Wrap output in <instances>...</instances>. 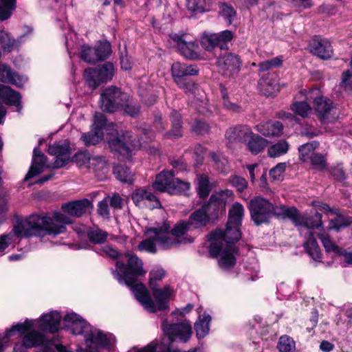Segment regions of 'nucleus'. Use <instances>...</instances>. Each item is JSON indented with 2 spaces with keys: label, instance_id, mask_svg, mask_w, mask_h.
I'll list each match as a JSON object with an SVG mask.
<instances>
[{
  "label": "nucleus",
  "instance_id": "obj_45",
  "mask_svg": "<svg viewBox=\"0 0 352 352\" xmlns=\"http://www.w3.org/2000/svg\"><path fill=\"white\" fill-rule=\"evenodd\" d=\"M92 157L89 153L80 151L74 155L73 160L78 167L91 169Z\"/></svg>",
  "mask_w": 352,
  "mask_h": 352
},
{
  "label": "nucleus",
  "instance_id": "obj_55",
  "mask_svg": "<svg viewBox=\"0 0 352 352\" xmlns=\"http://www.w3.org/2000/svg\"><path fill=\"white\" fill-rule=\"evenodd\" d=\"M174 82L186 93H193L197 89L196 85L187 77L175 79Z\"/></svg>",
  "mask_w": 352,
  "mask_h": 352
},
{
  "label": "nucleus",
  "instance_id": "obj_26",
  "mask_svg": "<svg viewBox=\"0 0 352 352\" xmlns=\"http://www.w3.org/2000/svg\"><path fill=\"white\" fill-rule=\"evenodd\" d=\"M199 69L196 65H187L180 62H175L171 67V74L173 80L186 78L189 76H196Z\"/></svg>",
  "mask_w": 352,
  "mask_h": 352
},
{
  "label": "nucleus",
  "instance_id": "obj_64",
  "mask_svg": "<svg viewBox=\"0 0 352 352\" xmlns=\"http://www.w3.org/2000/svg\"><path fill=\"white\" fill-rule=\"evenodd\" d=\"M192 130L197 134H204L208 131L209 126L205 122L197 120L193 125Z\"/></svg>",
  "mask_w": 352,
  "mask_h": 352
},
{
  "label": "nucleus",
  "instance_id": "obj_58",
  "mask_svg": "<svg viewBox=\"0 0 352 352\" xmlns=\"http://www.w3.org/2000/svg\"><path fill=\"white\" fill-rule=\"evenodd\" d=\"M287 164L285 162L278 163L272 168L269 173L270 178L273 180H280L283 179V173L286 170Z\"/></svg>",
  "mask_w": 352,
  "mask_h": 352
},
{
  "label": "nucleus",
  "instance_id": "obj_29",
  "mask_svg": "<svg viewBox=\"0 0 352 352\" xmlns=\"http://www.w3.org/2000/svg\"><path fill=\"white\" fill-rule=\"evenodd\" d=\"M311 51L322 59L329 58L333 54L332 47L327 40H314L311 45Z\"/></svg>",
  "mask_w": 352,
  "mask_h": 352
},
{
  "label": "nucleus",
  "instance_id": "obj_39",
  "mask_svg": "<svg viewBox=\"0 0 352 352\" xmlns=\"http://www.w3.org/2000/svg\"><path fill=\"white\" fill-rule=\"evenodd\" d=\"M113 173L116 178L125 183H131L133 180V175L128 167L118 164L113 167Z\"/></svg>",
  "mask_w": 352,
  "mask_h": 352
},
{
  "label": "nucleus",
  "instance_id": "obj_61",
  "mask_svg": "<svg viewBox=\"0 0 352 352\" xmlns=\"http://www.w3.org/2000/svg\"><path fill=\"white\" fill-rule=\"evenodd\" d=\"M229 182L239 191H243L248 186L247 181L244 178L239 176L234 175L230 177Z\"/></svg>",
  "mask_w": 352,
  "mask_h": 352
},
{
  "label": "nucleus",
  "instance_id": "obj_24",
  "mask_svg": "<svg viewBox=\"0 0 352 352\" xmlns=\"http://www.w3.org/2000/svg\"><path fill=\"white\" fill-rule=\"evenodd\" d=\"M46 161V156L41 153L38 148H35L33 151L32 165L25 175V179H30L41 173L44 168L47 166Z\"/></svg>",
  "mask_w": 352,
  "mask_h": 352
},
{
  "label": "nucleus",
  "instance_id": "obj_63",
  "mask_svg": "<svg viewBox=\"0 0 352 352\" xmlns=\"http://www.w3.org/2000/svg\"><path fill=\"white\" fill-rule=\"evenodd\" d=\"M111 207L119 209L122 208V199L118 194H114L112 197H105Z\"/></svg>",
  "mask_w": 352,
  "mask_h": 352
},
{
  "label": "nucleus",
  "instance_id": "obj_13",
  "mask_svg": "<svg viewBox=\"0 0 352 352\" xmlns=\"http://www.w3.org/2000/svg\"><path fill=\"white\" fill-rule=\"evenodd\" d=\"M107 119L105 116L100 112H97L94 115V124L91 130L83 133L81 140L86 146L95 145L99 143L103 138V130L106 129Z\"/></svg>",
  "mask_w": 352,
  "mask_h": 352
},
{
  "label": "nucleus",
  "instance_id": "obj_56",
  "mask_svg": "<svg viewBox=\"0 0 352 352\" xmlns=\"http://www.w3.org/2000/svg\"><path fill=\"white\" fill-rule=\"evenodd\" d=\"M282 63H283V60H282L281 57H280V56L275 57L272 59L261 62L259 64V71L260 72L268 71L274 67L280 66L282 65Z\"/></svg>",
  "mask_w": 352,
  "mask_h": 352
},
{
  "label": "nucleus",
  "instance_id": "obj_2",
  "mask_svg": "<svg viewBox=\"0 0 352 352\" xmlns=\"http://www.w3.org/2000/svg\"><path fill=\"white\" fill-rule=\"evenodd\" d=\"M190 228L188 221L179 222L170 231V226L167 223L162 226L146 228L148 238L138 245V250L155 253L158 248L168 250L180 243H192L191 239L182 238Z\"/></svg>",
  "mask_w": 352,
  "mask_h": 352
},
{
  "label": "nucleus",
  "instance_id": "obj_54",
  "mask_svg": "<svg viewBox=\"0 0 352 352\" xmlns=\"http://www.w3.org/2000/svg\"><path fill=\"white\" fill-rule=\"evenodd\" d=\"M219 14L226 20L228 25H230L235 17L236 12L232 6L221 3L219 6Z\"/></svg>",
  "mask_w": 352,
  "mask_h": 352
},
{
  "label": "nucleus",
  "instance_id": "obj_31",
  "mask_svg": "<svg viewBox=\"0 0 352 352\" xmlns=\"http://www.w3.org/2000/svg\"><path fill=\"white\" fill-rule=\"evenodd\" d=\"M0 80L10 82L17 87H21L26 80L23 77L13 72L8 66L2 65H0Z\"/></svg>",
  "mask_w": 352,
  "mask_h": 352
},
{
  "label": "nucleus",
  "instance_id": "obj_21",
  "mask_svg": "<svg viewBox=\"0 0 352 352\" xmlns=\"http://www.w3.org/2000/svg\"><path fill=\"white\" fill-rule=\"evenodd\" d=\"M252 131L247 125H239L229 128L225 134V137L229 144L236 142H246L252 136Z\"/></svg>",
  "mask_w": 352,
  "mask_h": 352
},
{
  "label": "nucleus",
  "instance_id": "obj_40",
  "mask_svg": "<svg viewBox=\"0 0 352 352\" xmlns=\"http://www.w3.org/2000/svg\"><path fill=\"white\" fill-rule=\"evenodd\" d=\"M289 144L285 140H280L276 144L272 145L267 149L268 155L270 157H277L285 155L289 150Z\"/></svg>",
  "mask_w": 352,
  "mask_h": 352
},
{
  "label": "nucleus",
  "instance_id": "obj_27",
  "mask_svg": "<svg viewBox=\"0 0 352 352\" xmlns=\"http://www.w3.org/2000/svg\"><path fill=\"white\" fill-rule=\"evenodd\" d=\"M256 129L265 137H278L283 133V126L278 121H268L258 124Z\"/></svg>",
  "mask_w": 352,
  "mask_h": 352
},
{
  "label": "nucleus",
  "instance_id": "obj_12",
  "mask_svg": "<svg viewBox=\"0 0 352 352\" xmlns=\"http://www.w3.org/2000/svg\"><path fill=\"white\" fill-rule=\"evenodd\" d=\"M162 329L170 342L178 339L186 342L192 333L191 324L188 322L168 324L167 320H164L162 324Z\"/></svg>",
  "mask_w": 352,
  "mask_h": 352
},
{
  "label": "nucleus",
  "instance_id": "obj_25",
  "mask_svg": "<svg viewBox=\"0 0 352 352\" xmlns=\"http://www.w3.org/2000/svg\"><path fill=\"white\" fill-rule=\"evenodd\" d=\"M211 208L207 204H204L200 209L192 213L188 219L191 227L198 228L206 226L209 221V216L214 215Z\"/></svg>",
  "mask_w": 352,
  "mask_h": 352
},
{
  "label": "nucleus",
  "instance_id": "obj_33",
  "mask_svg": "<svg viewBox=\"0 0 352 352\" xmlns=\"http://www.w3.org/2000/svg\"><path fill=\"white\" fill-rule=\"evenodd\" d=\"M91 168L99 178H102L109 171L107 160L103 156L95 155L92 157Z\"/></svg>",
  "mask_w": 352,
  "mask_h": 352
},
{
  "label": "nucleus",
  "instance_id": "obj_14",
  "mask_svg": "<svg viewBox=\"0 0 352 352\" xmlns=\"http://www.w3.org/2000/svg\"><path fill=\"white\" fill-rule=\"evenodd\" d=\"M314 107L318 117L323 123L331 122L338 117V111L331 100L321 96L315 99Z\"/></svg>",
  "mask_w": 352,
  "mask_h": 352
},
{
  "label": "nucleus",
  "instance_id": "obj_38",
  "mask_svg": "<svg viewBox=\"0 0 352 352\" xmlns=\"http://www.w3.org/2000/svg\"><path fill=\"white\" fill-rule=\"evenodd\" d=\"M319 144L316 141H313L301 145L298 148L299 157L302 162H307L315 154V149Z\"/></svg>",
  "mask_w": 352,
  "mask_h": 352
},
{
  "label": "nucleus",
  "instance_id": "obj_3",
  "mask_svg": "<svg viewBox=\"0 0 352 352\" xmlns=\"http://www.w3.org/2000/svg\"><path fill=\"white\" fill-rule=\"evenodd\" d=\"M240 226L227 223L225 231L216 230L209 235L210 254L212 257L220 256L219 265L224 270L229 269L235 264L234 250L232 243L241 237Z\"/></svg>",
  "mask_w": 352,
  "mask_h": 352
},
{
  "label": "nucleus",
  "instance_id": "obj_46",
  "mask_svg": "<svg viewBox=\"0 0 352 352\" xmlns=\"http://www.w3.org/2000/svg\"><path fill=\"white\" fill-rule=\"evenodd\" d=\"M16 8V0H0V21L8 19Z\"/></svg>",
  "mask_w": 352,
  "mask_h": 352
},
{
  "label": "nucleus",
  "instance_id": "obj_36",
  "mask_svg": "<svg viewBox=\"0 0 352 352\" xmlns=\"http://www.w3.org/2000/svg\"><path fill=\"white\" fill-rule=\"evenodd\" d=\"M196 183L197 190L199 197L203 198L208 197L212 189L208 176L205 174L197 175Z\"/></svg>",
  "mask_w": 352,
  "mask_h": 352
},
{
  "label": "nucleus",
  "instance_id": "obj_6",
  "mask_svg": "<svg viewBox=\"0 0 352 352\" xmlns=\"http://www.w3.org/2000/svg\"><path fill=\"white\" fill-rule=\"evenodd\" d=\"M248 208L251 218L257 226L267 223L273 215L286 217L282 210L287 208L286 207L282 206L280 208L274 207L268 200L261 197L252 199L249 202Z\"/></svg>",
  "mask_w": 352,
  "mask_h": 352
},
{
  "label": "nucleus",
  "instance_id": "obj_53",
  "mask_svg": "<svg viewBox=\"0 0 352 352\" xmlns=\"http://www.w3.org/2000/svg\"><path fill=\"white\" fill-rule=\"evenodd\" d=\"M291 109L301 117H306L311 113V108L306 102H296L291 106Z\"/></svg>",
  "mask_w": 352,
  "mask_h": 352
},
{
  "label": "nucleus",
  "instance_id": "obj_8",
  "mask_svg": "<svg viewBox=\"0 0 352 352\" xmlns=\"http://www.w3.org/2000/svg\"><path fill=\"white\" fill-rule=\"evenodd\" d=\"M114 75V67L107 62L96 69L88 68L84 72L87 85L92 89L97 88L102 82L111 80Z\"/></svg>",
  "mask_w": 352,
  "mask_h": 352
},
{
  "label": "nucleus",
  "instance_id": "obj_19",
  "mask_svg": "<svg viewBox=\"0 0 352 352\" xmlns=\"http://www.w3.org/2000/svg\"><path fill=\"white\" fill-rule=\"evenodd\" d=\"M233 199V193L230 190H224L212 195L207 204L211 208L212 212L217 214L224 212L226 206Z\"/></svg>",
  "mask_w": 352,
  "mask_h": 352
},
{
  "label": "nucleus",
  "instance_id": "obj_62",
  "mask_svg": "<svg viewBox=\"0 0 352 352\" xmlns=\"http://www.w3.org/2000/svg\"><path fill=\"white\" fill-rule=\"evenodd\" d=\"M99 253L102 256H107L112 258H116L120 254L116 249L109 245L103 246Z\"/></svg>",
  "mask_w": 352,
  "mask_h": 352
},
{
  "label": "nucleus",
  "instance_id": "obj_50",
  "mask_svg": "<svg viewBox=\"0 0 352 352\" xmlns=\"http://www.w3.org/2000/svg\"><path fill=\"white\" fill-rule=\"evenodd\" d=\"M190 184L174 177L171 187H169V194H181L190 188Z\"/></svg>",
  "mask_w": 352,
  "mask_h": 352
},
{
  "label": "nucleus",
  "instance_id": "obj_28",
  "mask_svg": "<svg viewBox=\"0 0 352 352\" xmlns=\"http://www.w3.org/2000/svg\"><path fill=\"white\" fill-rule=\"evenodd\" d=\"M202 311V307H199L197 309L199 316L198 320L195 323L196 336L199 339L204 338L209 333L210 322L211 321V317L210 315L206 314V313H204L203 315H201V312Z\"/></svg>",
  "mask_w": 352,
  "mask_h": 352
},
{
  "label": "nucleus",
  "instance_id": "obj_30",
  "mask_svg": "<svg viewBox=\"0 0 352 352\" xmlns=\"http://www.w3.org/2000/svg\"><path fill=\"white\" fill-rule=\"evenodd\" d=\"M174 174L172 170L161 172L153 183V188L160 192L167 191L169 193V187H171Z\"/></svg>",
  "mask_w": 352,
  "mask_h": 352
},
{
  "label": "nucleus",
  "instance_id": "obj_41",
  "mask_svg": "<svg viewBox=\"0 0 352 352\" xmlns=\"http://www.w3.org/2000/svg\"><path fill=\"white\" fill-rule=\"evenodd\" d=\"M212 0H186L188 9L192 12H206L210 10Z\"/></svg>",
  "mask_w": 352,
  "mask_h": 352
},
{
  "label": "nucleus",
  "instance_id": "obj_44",
  "mask_svg": "<svg viewBox=\"0 0 352 352\" xmlns=\"http://www.w3.org/2000/svg\"><path fill=\"white\" fill-rule=\"evenodd\" d=\"M318 237L326 252H332L335 254H342L341 250L330 239L329 234L325 231L320 232Z\"/></svg>",
  "mask_w": 352,
  "mask_h": 352
},
{
  "label": "nucleus",
  "instance_id": "obj_17",
  "mask_svg": "<svg viewBox=\"0 0 352 352\" xmlns=\"http://www.w3.org/2000/svg\"><path fill=\"white\" fill-rule=\"evenodd\" d=\"M87 51L93 52V48L85 45L80 47V58L89 63H93L107 58L111 54V47L109 42L103 41L95 48L94 54L88 56Z\"/></svg>",
  "mask_w": 352,
  "mask_h": 352
},
{
  "label": "nucleus",
  "instance_id": "obj_23",
  "mask_svg": "<svg viewBox=\"0 0 352 352\" xmlns=\"http://www.w3.org/2000/svg\"><path fill=\"white\" fill-rule=\"evenodd\" d=\"M91 207V201L83 199L63 204L61 208L66 214L79 217L86 213Z\"/></svg>",
  "mask_w": 352,
  "mask_h": 352
},
{
  "label": "nucleus",
  "instance_id": "obj_5",
  "mask_svg": "<svg viewBox=\"0 0 352 352\" xmlns=\"http://www.w3.org/2000/svg\"><path fill=\"white\" fill-rule=\"evenodd\" d=\"M61 318L59 312L52 311L41 315L37 320L26 319L24 322L17 323L8 330L7 336H12L16 331L24 333L26 331L34 330V327H37L44 332L55 333L59 329Z\"/></svg>",
  "mask_w": 352,
  "mask_h": 352
},
{
  "label": "nucleus",
  "instance_id": "obj_1",
  "mask_svg": "<svg viewBox=\"0 0 352 352\" xmlns=\"http://www.w3.org/2000/svg\"><path fill=\"white\" fill-rule=\"evenodd\" d=\"M126 257L127 258L126 265L122 261L116 262V270H112L113 277L120 283L130 287L135 298L144 309L150 312L155 313L157 310L167 309L173 290L168 286H165L163 289H157L155 283L156 281L163 278L165 275L164 270L156 267L149 274V286L157 302L155 305L146 287L142 283H136L137 278L146 274V271L142 267V261L132 254H126Z\"/></svg>",
  "mask_w": 352,
  "mask_h": 352
},
{
  "label": "nucleus",
  "instance_id": "obj_7",
  "mask_svg": "<svg viewBox=\"0 0 352 352\" xmlns=\"http://www.w3.org/2000/svg\"><path fill=\"white\" fill-rule=\"evenodd\" d=\"M109 145L113 153L128 157L132 150L141 147V142L132 133L127 131L122 135L110 138Z\"/></svg>",
  "mask_w": 352,
  "mask_h": 352
},
{
  "label": "nucleus",
  "instance_id": "obj_10",
  "mask_svg": "<svg viewBox=\"0 0 352 352\" xmlns=\"http://www.w3.org/2000/svg\"><path fill=\"white\" fill-rule=\"evenodd\" d=\"M86 351L99 352L100 348L110 349L116 342L115 337L98 329L90 330L85 336Z\"/></svg>",
  "mask_w": 352,
  "mask_h": 352
},
{
  "label": "nucleus",
  "instance_id": "obj_35",
  "mask_svg": "<svg viewBox=\"0 0 352 352\" xmlns=\"http://www.w3.org/2000/svg\"><path fill=\"white\" fill-rule=\"evenodd\" d=\"M170 120L172 128L170 131L166 134L168 138H178L182 136V126L181 121V116L177 112L173 111L170 114Z\"/></svg>",
  "mask_w": 352,
  "mask_h": 352
},
{
  "label": "nucleus",
  "instance_id": "obj_32",
  "mask_svg": "<svg viewBox=\"0 0 352 352\" xmlns=\"http://www.w3.org/2000/svg\"><path fill=\"white\" fill-rule=\"evenodd\" d=\"M23 36L24 35H21L16 40L6 31L0 30V45L4 52H10L18 49Z\"/></svg>",
  "mask_w": 352,
  "mask_h": 352
},
{
  "label": "nucleus",
  "instance_id": "obj_22",
  "mask_svg": "<svg viewBox=\"0 0 352 352\" xmlns=\"http://www.w3.org/2000/svg\"><path fill=\"white\" fill-rule=\"evenodd\" d=\"M64 328L75 335L82 334L88 328L87 322L81 316L69 313L63 318Z\"/></svg>",
  "mask_w": 352,
  "mask_h": 352
},
{
  "label": "nucleus",
  "instance_id": "obj_16",
  "mask_svg": "<svg viewBox=\"0 0 352 352\" xmlns=\"http://www.w3.org/2000/svg\"><path fill=\"white\" fill-rule=\"evenodd\" d=\"M171 38L177 43L178 50L186 58L190 60L201 59L199 54L198 45L192 41H189L185 34H174Z\"/></svg>",
  "mask_w": 352,
  "mask_h": 352
},
{
  "label": "nucleus",
  "instance_id": "obj_57",
  "mask_svg": "<svg viewBox=\"0 0 352 352\" xmlns=\"http://www.w3.org/2000/svg\"><path fill=\"white\" fill-rule=\"evenodd\" d=\"M219 47L221 50H228V43L233 38V33L230 30L222 31L217 34Z\"/></svg>",
  "mask_w": 352,
  "mask_h": 352
},
{
  "label": "nucleus",
  "instance_id": "obj_60",
  "mask_svg": "<svg viewBox=\"0 0 352 352\" xmlns=\"http://www.w3.org/2000/svg\"><path fill=\"white\" fill-rule=\"evenodd\" d=\"M139 106L132 101L129 100V96H127L126 101L124 102V104L120 109V111H124L129 116H134L139 112Z\"/></svg>",
  "mask_w": 352,
  "mask_h": 352
},
{
  "label": "nucleus",
  "instance_id": "obj_59",
  "mask_svg": "<svg viewBox=\"0 0 352 352\" xmlns=\"http://www.w3.org/2000/svg\"><path fill=\"white\" fill-rule=\"evenodd\" d=\"M312 166L318 170H323L326 168L327 164L324 156L322 154L316 153L309 159Z\"/></svg>",
  "mask_w": 352,
  "mask_h": 352
},
{
  "label": "nucleus",
  "instance_id": "obj_49",
  "mask_svg": "<svg viewBox=\"0 0 352 352\" xmlns=\"http://www.w3.org/2000/svg\"><path fill=\"white\" fill-rule=\"evenodd\" d=\"M277 347L280 352H293L296 349L294 340L288 336H283L279 338Z\"/></svg>",
  "mask_w": 352,
  "mask_h": 352
},
{
  "label": "nucleus",
  "instance_id": "obj_9",
  "mask_svg": "<svg viewBox=\"0 0 352 352\" xmlns=\"http://www.w3.org/2000/svg\"><path fill=\"white\" fill-rule=\"evenodd\" d=\"M127 94L121 91L119 88L109 87L100 96V107L103 111L113 113L120 109L126 101Z\"/></svg>",
  "mask_w": 352,
  "mask_h": 352
},
{
  "label": "nucleus",
  "instance_id": "obj_15",
  "mask_svg": "<svg viewBox=\"0 0 352 352\" xmlns=\"http://www.w3.org/2000/svg\"><path fill=\"white\" fill-rule=\"evenodd\" d=\"M6 332H8V331ZM16 332L19 333L21 336L23 335V338L22 343H17L15 344L13 352H26L27 349L43 345L45 342V336L44 334L36 330L28 331L24 333H21L20 331H16L13 333L12 336ZM8 338H10V336H7V333H6V336L3 339Z\"/></svg>",
  "mask_w": 352,
  "mask_h": 352
},
{
  "label": "nucleus",
  "instance_id": "obj_52",
  "mask_svg": "<svg viewBox=\"0 0 352 352\" xmlns=\"http://www.w3.org/2000/svg\"><path fill=\"white\" fill-rule=\"evenodd\" d=\"M210 157L217 170L223 173L228 170V162L226 158L214 153H210Z\"/></svg>",
  "mask_w": 352,
  "mask_h": 352
},
{
  "label": "nucleus",
  "instance_id": "obj_47",
  "mask_svg": "<svg viewBox=\"0 0 352 352\" xmlns=\"http://www.w3.org/2000/svg\"><path fill=\"white\" fill-rule=\"evenodd\" d=\"M89 241L94 243H101L106 241L108 233L100 228H89L86 230Z\"/></svg>",
  "mask_w": 352,
  "mask_h": 352
},
{
  "label": "nucleus",
  "instance_id": "obj_42",
  "mask_svg": "<svg viewBox=\"0 0 352 352\" xmlns=\"http://www.w3.org/2000/svg\"><path fill=\"white\" fill-rule=\"evenodd\" d=\"M221 94L222 97V104L224 108L228 111L234 113H239L241 111L242 107L237 102L229 98L227 91L224 87H221Z\"/></svg>",
  "mask_w": 352,
  "mask_h": 352
},
{
  "label": "nucleus",
  "instance_id": "obj_11",
  "mask_svg": "<svg viewBox=\"0 0 352 352\" xmlns=\"http://www.w3.org/2000/svg\"><path fill=\"white\" fill-rule=\"evenodd\" d=\"M241 63V58L231 52L219 56L216 61L219 72L228 78L234 77L239 72Z\"/></svg>",
  "mask_w": 352,
  "mask_h": 352
},
{
  "label": "nucleus",
  "instance_id": "obj_20",
  "mask_svg": "<svg viewBox=\"0 0 352 352\" xmlns=\"http://www.w3.org/2000/svg\"><path fill=\"white\" fill-rule=\"evenodd\" d=\"M48 153L54 155L56 160L54 162V167L58 168L65 166L69 160V146L65 141L64 142H58L51 144L48 147Z\"/></svg>",
  "mask_w": 352,
  "mask_h": 352
},
{
  "label": "nucleus",
  "instance_id": "obj_51",
  "mask_svg": "<svg viewBox=\"0 0 352 352\" xmlns=\"http://www.w3.org/2000/svg\"><path fill=\"white\" fill-rule=\"evenodd\" d=\"M201 44L207 51H211L215 47H219L217 34H204L201 38Z\"/></svg>",
  "mask_w": 352,
  "mask_h": 352
},
{
  "label": "nucleus",
  "instance_id": "obj_34",
  "mask_svg": "<svg viewBox=\"0 0 352 352\" xmlns=\"http://www.w3.org/2000/svg\"><path fill=\"white\" fill-rule=\"evenodd\" d=\"M247 142L248 148L252 154H258L261 152L269 143L265 138L253 133L252 136Z\"/></svg>",
  "mask_w": 352,
  "mask_h": 352
},
{
  "label": "nucleus",
  "instance_id": "obj_4",
  "mask_svg": "<svg viewBox=\"0 0 352 352\" xmlns=\"http://www.w3.org/2000/svg\"><path fill=\"white\" fill-rule=\"evenodd\" d=\"M283 214L292 220L296 226H301L300 234L304 235L305 248L309 255L316 261L320 262L321 253L312 230L322 227V214L316 212L314 215L308 217L300 214L295 208H283Z\"/></svg>",
  "mask_w": 352,
  "mask_h": 352
},
{
  "label": "nucleus",
  "instance_id": "obj_43",
  "mask_svg": "<svg viewBox=\"0 0 352 352\" xmlns=\"http://www.w3.org/2000/svg\"><path fill=\"white\" fill-rule=\"evenodd\" d=\"M336 214V217L331 219L329 222L328 228L329 230H340V228L347 227L352 223V217L341 215L339 213V210H338V214Z\"/></svg>",
  "mask_w": 352,
  "mask_h": 352
},
{
  "label": "nucleus",
  "instance_id": "obj_37",
  "mask_svg": "<svg viewBox=\"0 0 352 352\" xmlns=\"http://www.w3.org/2000/svg\"><path fill=\"white\" fill-rule=\"evenodd\" d=\"M244 214V208L240 203L233 204L229 210L228 221L230 225L241 226Z\"/></svg>",
  "mask_w": 352,
  "mask_h": 352
},
{
  "label": "nucleus",
  "instance_id": "obj_48",
  "mask_svg": "<svg viewBox=\"0 0 352 352\" xmlns=\"http://www.w3.org/2000/svg\"><path fill=\"white\" fill-rule=\"evenodd\" d=\"M150 191L144 189L136 190L131 196L133 203L138 207L144 208L146 207L148 197L149 196Z\"/></svg>",
  "mask_w": 352,
  "mask_h": 352
},
{
  "label": "nucleus",
  "instance_id": "obj_18",
  "mask_svg": "<svg viewBox=\"0 0 352 352\" xmlns=\"http://www.w3.org/2000/svg\"><path fill=\"white\" fill-rule=\"evenodd\" d=\"M1 102L8 105L16 106L19 111L21 109L20 94L9 87L0 84V124L6 114V111Z\"/></svg>",
  "mask_w": 352,
  "mask_h": 352
}]
</instances>
